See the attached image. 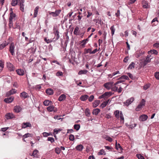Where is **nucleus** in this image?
I'll list each match as a JSON object with an SVG mask.
<instances>
[{
  "instance_id": "obj_5",
  "label": "nucleus",
  "mask_w": 159,
  "mask_h": 159,
  "mask_svg": "<svg viewBox=\"0 0 159 159\" xmlns=\"http://www.w3.org/2000/svg\"><path fill=\"white\" fill-rule=\"evenodd\" d=\"M113 84V82H108L105 83L104 84V86L105 88L108 90L111 89L112 86Z\"/></svg>"
},
{
  "instance_id": "obj_51",
  "label": "nucleus",
  "mask_w": 159,
  "mask_h": 159,
  "mask_svg": "<svg viewBox=\"0 0 159 159\" xmlns=\"http://www.w3.org/2000/svg\"><path fill=\"white\" fill-rule=\"evenodd\" d=\"M121 78H122V79L124 80H129V78L126 75H122L121 76Z\"/></svg>"
},
{
  "instance_id": "obj_48",
  "label": "nucleus",
  "mask_w": 159,
  "mask_h": 159,
  "mask_svg": "<svg viewBox=\"0 0 159 159\" xmlns=\"http://www.w3.org/2000/svg\"><path fill=\"white\" fill-rule=\"evenodd\" d=\"M99 104V101H95L93 104V107H96L97 106H98Z\"/></svg>"
},
{
  "instance_id": "obj_63",
  "label": "nucleus",
  "mask_w": 159,
  "mask_h": 159,
  "mask_svg": "<svg viewBox=\"0 0 159 159\" xmlns=\"http://www.w3.org/2000/svg\"><path fill=\"white\" fill-rule=\"evenodd\" d=\"M43 136L44 137H47L48 136L50 135V134L48 133L43 132Z\"/></svg>"
},
{
  "instance_id": "obj_2",
  "label": "nucleus",
  "mask_w": 159,
  "mask_h": 159,
  "mask_svg": "<svg viewBox=\"0 0 159 159\" xmlns=\"http://www.w3.org/2000/svg\"><path fill=\"white\" fill-rule=\"evenodd\" d=\"M61 10L59 9L56 10L55 12H48L50 15H52L53 17H55L58 16L60 14Z\"/></svg>"
},
{
  "instance_id": "obj_15",
  "label": "nucleus",
  "mask_w": 159,
  "mask_h": 159,
  "mask_svg": "<svg viewBox=\"0 0 159 159\" xmlns=\"http://www.w3.org/2000/svg\"><path fill=\"white\" fill-rule=\"evenodd\" d=\"M139 120L142 121L146 120L148 119V116L145 115H143L139 117Z\"/></svg>"
},
{
  "instance_id": "obj_25",
  "label": "nucleus",
  "mask_w": 159,
  "mask_h": 159,
  "mask_svg": "<svg viewBox=\"0 0 159 159\" xmlns=\"http://www.w3.org/2000/svg\"><path fill=\"white\" fill-rule=\"evenodd\" d=\"M16 17V15L13 13L12 11L11 10V12L10 13V16L9 18V20H12L13 19Z\"/></svg>"
},
{
  "instance_id": "obj_23",
  "label": "nucleus",
  "mask_w": 159,
  "mask_h": 159,
  "mask_svg": "<svg viewBox=\"0 0 159 159\" xmlns=\"http://www.w3.org/2000/svg\"><path fill=\"white\" fill-rule=\"evenodd\" d=\"M52 102L48 100L44 101L43 102V104L45 106H48L49 104H51Z\"/></svg>"
},
{
  "instance_id": "obj_22",
  "label": "nucleus",
  "mask_w": 159,
  "mask_h": 159,
  "mask_svg": "<svg viewBox=\"0 0 159 159\" xmlns=\"http://www.w3.org/2000/svg\"><path fill=\"white\" fill-rule=\"evenodd\" d=\"M135 63L134 62H132L130 64L129 66L127 69L128 70H131L134 68Z\"/></svg>"
},
{
  "instance_id": "obj_7",
  "label": "nucleus",
  "mask_w": 159,
  "mask_h": 159,
  "mask_svg": "<svg viewBox=\"0 0 159 159\" xmlns=\"http://www.w3.org/2000/svg\"><path fill=\"white\" fill-rule=\"evenodd\" d=\"M14 97L11 96L9 98H5L4 100V101L7 103L11 102L14 100Z\"/></svg>"
},
{
  "instance_id": "obj_47",
  "label": "nucleus",
  "mask_w": 159,
  "mask_h": 159,
  "mask_svg": "<svg viewBox=\"0 0 159 159\" xmlns=\"http://www.w3.org/2000/svg\"><path fill=\"white\" fill-rule=\"evenodd\" d=\"M47 140L48 141H50L51 143H52L54 142V139L52 137H48Z\"/></svg>"
},
{
  "instance_id": "obj_24",
  "label": "nucleus",
  "mask_w": 159,
  "mask_h": 159,
  "mask_svg": "<svg viewBox=\"0 0 159 159\" xmlns=\"http://www.w3.org/2000/svg\"><path fill=\"white\" fill-rule=\"evenodd\" d=\"M39 7L38 6H37L35 8L34 10V17H35L37 16V15L38 14V10L39 9Z\"/></svg>"
},
{
  "instance_id": "obj_27",
  "label": "nucleus",
  "mask_w": 159,
  "mask_h": 159,
  "mask_svg": "<svg viewBox=\"0 0 159 159\" xmlns=\"http://www.w3.org/2000/svg\"><path fill=\"white\" fill-rule=\"evenodd\" d=\"M109 101V99L107 100L106 101L102 103L101 104V106L102 108H103L105 107L107 105Z\"/></svg>"
},
{
  "instance_id": "obj_29",
  "label": "nucleus",
  "mask_w": 159,
  "mask_h": 159,
  "mask_svg": "<svg viewBox=\"0 0 159 159\" xmlns=\"http://www.w3.org/2000/svg\"><path fill=\"white\" fill-rule=\"evenodd\" d=\"M88 71L87 70H80L78 72V74L79 75H81L82 74H86L87 73Z\"/></svg>"
},
{
  "instance_id": "obj_53",
  "label": "nucleus",
  "mask_w": 159,
  "mask_h": 159,
  "mask_svg": "<svg viewBox=\"0 0 159 159\" xmlns=\"http://www.w3.org/2000/svg\"><path fill=\"white\" fill-rule=\"evenodd\" d=\"M106 94H107L106 93H104V94H103L101 96H99L98 97V98L99 99H101L102 98H106Z\"/></svg>"
},
{
  "instance_id": "obj_59",
  "label": "nucleus",
  "mask_w": 159,
  "mask_h": 159,
  "mask_svg": "<svg viewBox=\"0 0 159 159\" xmlns=\"http://www.w3.org/2000/svg\"><path fill=\"white\" fill-rule=\"evenodd\" d=\"M129 59V57L128 56H126L124 58L123 60V62L125 63H126L128 62V60Z\"/></svg>"
},
{
  "instance_id": "obj_62",
  "label": "nucleus",
  "mask_w": 159,
  "mask_h": 159,
  "mask_svg": "<svg viewBox=\"0 0 159 159\" xmlns=\"http://www.w3.org/2000/svg\"><path fill=\"white\" fill-rule=\"evenodd\" d=\"M93 98H94V96L93 95H91L90 97H89V101L91 102H92L93 99Z\"/></svg>"
},
{
  "instance_id": "obj_20",
  "label": "nucleus",
  "mask_w": 159,
  "mask_h": 159,
  "mask_svg": "<svg viewBox=\"0 0 159 159\" xmlns=\"http://www.w3.org/2000/svg\"><path fill=\"white\" fill-rule=\"evenodd\" d=\"M100 111V110L98 108H96L93 109V110L92 113L93 115L96 116L99 112Z\"/></svg>"
},
{
  "instance_id": "obj_43",
  "label": "nucleus",
  "mask_w": 159,
  "mask_h": 159,
  "mask_svg": "<svg viewBox=\"0 0 159 159\" xmlns=\"http://www.w3.org/2000/svg\"><path fill=\"white\" fill-rule=\"evenodd\" d=\"M136 156L138 159H145L144 157L140 154H137Z\"/></svg>"
},
{
  "instance_id": "obj_38",
  "label": "nucleus",
  "mask_w": 159,
  "mask_h": 159,
  "mask_svg": "<svg viewBox=\"0 0 159 159\" xmlns=\"http://www.w3.org/2000/svg\"><path fill=\"white\" fill-rule=\"evenodd\" d=\"M118 89V87L116 86H112V87L111 88V90L112 91L114 92H116L117 90V89Z\"/></svg>"
},
{
  "instance_id": "obj_61",
  "label": "nucleus",
  "mask_w": 159,
  "mask_h": 159,
  "mask_svg": "<svg viewBox=\"0 0 159 159\" xmlns=\"http://www.w3.org/2000/svg\"><path fill=\"white\" fill-rule=\"evenodd\" d=\"M127 74L130 78H131L132 79H133L134 78V76L131 74L130 73H127Z\"/></svg>"
},
{
  "instance_id": "obj_4",
  "label": "nucleus",
  "mask_w": 159,
  "mask_h": 159,
  "mask_svg": "<svg viewBox=\"0 0 159 159\" xmlns=\"http://www.w3.org/2000/svg\"><path fill=\"white\" fill-rule=\"evenodd\" d=\"M134 98L133 97L127 100L126 101L124 102V104L125 105L128 106L133 102V101L134 100Z\"/></svg>"
},
{
  "instance_id": "obj_64",
  "label": "nucleus",
  "mask_w": 159,
  "mask_h": 159,
  "mask_svg": "<svg viewBox=\"0 0 159 159\" xmlns=\"http://www.w3.org/2000/svg\"><path fill=\"white\" fill-rule=\"evenodd\" d=\"M122 88L121 87V86H120L119 87V88L117 89V90L116 92H117L118 93H121L122 90Z\"/></svg>"
},
{
  "instance_id": "obj_41",
  "label": "nucleus",
  "mask_w": 159,
  "mask_h": 159,
  "mask_svg": "<svg viewBox=\"0 0 159 159\" xmlns=\"http://www.w3.org/2000/svg\"><path fill=\"white\" fill-rule=\"evenodd\" d=\"M61 150L58 147L56 148L55 149V152L57 154H59L61 152Z\"/></svg>"
},
{
  "instance_id": "obj_9",
  "label": "nucleus",
  "mask_w": 159,
  "mask_h": 159,
  "mask_svg": "<svg viewBox=\"0 0 159 159\" xmlns=\"http://www.w3.org/2000/svg\"><path fill=\"white\" fill-rule=\"evenodd\" d=\"M31 125L30 122H24L22 124V128L25 129L27 127L30 128L31 127Z\"/></svg>"
},
{
  "instance_id": "obj_21",
  "label": "nucleus",
  "mask_w": 159,
  "mask_h": 159,
  "mask_svg": "<svg viewBox=\"0 0 159 159\" xmlns=\"http://www.w3.org/2000/svg\"><path fill=\"white\" fill-rule=\"evenodd\" d=\"M66 96L65 94H62L59 97L58 100L59 101H62L64 100L66 98Z\"/></svg>"
},
{
  "instance_id": "obj_49",
  "label": "nucleus",
  "mask_w": 159,
  "mask_h": 159,
  "mask_svg": "<svg viewBox=\"0 0 159 159\" xmlns=\"http://www.w3.org/2000/svg\"><path fill=\"white\" fill-rule=\"evenodd\" d=\"M155 77L157 79L159 80V72H155Z\"/></svg>"
},
{
  "instance_id": "obj_42",
  "label": "nucleus",
  "mask_w": 159,
  "mask_h": 159,
  "mask_svg": "<svg viewBox=\"0 0 159 159\" xmlns=\"http://www.w3.org/2000/svg\"><path fill=\"white\" fill-rule=\"evenodd\" d=\"M91 50L92 49L91 48H89L88 49H86V48H85L84 49V54H86L88 53H90V52H91Z\"/></svg>"
},
{
  "instance_id": "obj_11",
  "label": "nucleus",
  "mask_w": 159,
  "mask_h": 159,
  "mask_svg": "<svg viewBox=\"0 0 159 159\" xmlns=\"http://www.w3.org/2000/svg\"><path fill=\"white\" fill-rule=\"evenodd\" d=\"M53 30L54 31H53V33L55 34V35L56 37V40H58L60 37L59 35V32L58 30H57L56 28H53Z\"/></svg>"
},
{
  "instance_id": "obj_1",
  "label": "nucleus",
  "mask_w": 159,
  "mask_h": 159,
  "mask_svg": "<svg viewBox=\"0 0 159 159\" xmlns=\"http://www.w3.org/2000/svg\"><path fill=\"white\" fill-rule=\"evenodd\" d=\"M145 101L144 99H142L139 104L136 108V110L137 111H139L140 109H141L142 108L143 106L145 105Z\"/></svg>"
},
{
  "instance_id": "obj_31",
  "label": "nucleus",
  "mask_w": 159,
  "mask_h": 159,
  "mask_svg": "<svg viewBox=\"0 0 159 159\" xmlns=\"http://www.w3.org/2000/svg\"><path fill=\"white\" fill-rule=\"evenodd\" d=\"M110 29L111 31V35L112 36L114 34L116 30L114 26V25L112 26Z\"/></svg>"
},
{
  "instance_id": "obj_52",
  "label": "nucleus",
  "mask_w": 159,
  "mask_h": 159,
  "mask_svg": "<svg viewBox=\"0 0 159 159\" xmlns=\"http://www.w3.org/2000/svg\"><path fill=\"white\" fill-rule=\"evenodd\" d=\"M105 139L107 140L110 142H111L113 140L109 136H107Z\"/></svg>"
},
{
  "instance_id": "obj_8",
  "label": "nucleus",
  "mask_w": 159,
  "mask_h": 159,
  "mask_svg": "<svg viewBox=\"0 0 159 159\" xmlns=\"http://www.w3.org/2000/svg\"><path fill=\"white\" fill-rule=\"evenodd\" d=\"M20 97L24 99L29 98V96L28 93L25 92H23L20 94Z\"/></svg>"
},
{
  "instance_id": "obj_39",
  "label": "nucleus",
  "mask_w": 159,
  "mask_h": 159,
  "mask_svg": "<svg viewBox=\"0 0 159 159\" xmlns=\"http://www.w3.org/2000/svg\"><path fill=\"white\" fill-rule=\"evenodd\" d=\"M74 127L75 129L78 130L80 128V125L79 124H75L74 125Z\"/></svg>"
},
{
  "instance_id": "obj_57",
  "label": "nucleus",
  "mask_w": 159,
  "mask_h": 159,
  "mask_svg": "<svg viewBox=\"0 0 159 159\" xmlns=\"http://www.w3.org/2000/svg\"><path fill=\"white\" fill-rule=\"evenodd\" d=\"M56 75L57 76H62L63 75V73L61 71H58L56 73Z\"/></svg>"
},
{
  "instance_id": "obj_44",
  "label": "nucleus",
  "mask_w": 159,
  "mask_h": 159,
  "mask_svg": "<svg viewBox=\"0 0 159 159\" xmlns=\"http://www.w3.org/2000/svg\"><path fill=\"white\" fill-rule=\"evenodd\" d=\"M69 138L70 140L71 141H73L75 139L74 136L72 134L70 135Z\"/></svg>"
},
{
  "instance_id": "obj_13",
  "label": "nucleus",
  "mask_w": 159,
  "mask_h": 159,
  "mask_svg": "<svg viewBox=\"0 0 159 159\" xmlns=\"http://www.w3.org/2000/svg\"><path fill=\"white\" fill-rule=\"evenodd\" d=\"M16 90L15 89H12L7 93L6 95L7 96H9L12 94H13L16 93Z\"/></svg>"
},
{
  "instance_id": "obj_58",
  "label": "nucleus",
  "mask_w": 159,
  "mask_h": 159,
  "mask_svg": "<svg viewBox=\"0 0 159 159\" xmlns=\"http://www.w3.org/2000/svg\"><path fill=\"white\" fill-rule=\"evenodd\" d=\"M61 130V129H54L53 131H54V133H55L56 134H57L58 133L59 131H60Z\"/></svg>"
},
{
  "instance_id": "obj_10",
  "label": "nucleus",
  "mask_w": 159,
  "mask_h": 159,
  "mask_svg": "<svg viewBox=\"0 0 159 159\" xmlns=\"http://www.w3.org/2000/svg\"><path fill=\"white\" fill-rule=\"evenodd\" d=\"M22 109L20 106L16 105L14 107V110L15 112L16 113H19L20 112Z\"/></svg>"
},
{
  "instance_id": "obj_32",
  "label": "nucleus",
  "mask_w": 159,
  "mask_h": 159,
  "mask_svg": "<svg viewBox=\"0 0 159 159\" xmlns=\"http://www.w3.org/2000/svg\"><path fill=\"white\" fill-rule=\"evenodd\" d=\"M89 39L88 38H87L86 39L83 40V42L84 41V43H83L81 45V46L82 48H84L85 47V44L89 41Z\"/></svg>"
},
{
  "instance_id": "obj_37",
  "label": "nucleus",
  "mask_w": 159,
  "mask_h": 159,
  "mask_svg": "<svg viewBox=\"0 0 159 159\" xmlns=\"http://www.w3.org/2000/svg\"><path fill=\"white\" fill-rule=\"evenodd\" d=\"M79 30V28L78 26H76L75 29L74 34L77 35L78 34V32Z\"/></svg>"
},
{
  "instance_id": "obj_40",
  "label": "nucleus",
  "mask_w": 159,
  "mask_h": 159,
  "mask_svg": "<svg viewBox=\"0 0 159 159\" xmlns=\"http://www.w3.org/2000/svg\"><path fill=\"white\" fill-rule=\"evenodd\" d=\"M7 45L8 44H6L5 43H2L0 44V50L2 49Z\"/></svg>"
},
{
  "instance_id": "obj_56",
  "label": "nucleus",
  "mask_w": 159,
  "mask_h": 159,
  "mask_svg": "<svg viewBox=\"0 0 159 159\" xmlns=\"http://www.w3.org/2000/svg\"><path fill=\"white\" fill-rule=\"evenodd\" d=\"M44 40L48 43H50L52 42V40L49 39H47L46 38H45Z\"/></svg>"
},
{
  "instance_id": "obj_36",
  "label": "nucleus",
  "mask_w": 159,
  "mask_h": 159,
  "mask_svg": "<svg viewBox=\"0 0 159 159\" xmlns=\"http://www.w3.org/2000/svg\"><path fill=\"white\" fill-rule=\"evenodd\" d=\"M119 114L120 111L118 110H116L114 112L115 116L117 118H118L119 117Z\"/></svg>"
},
{
  "instance_id": "obj_16",
  "label": "nucleus",
  "mask_w": 159,
  "mask_h": 159,
  "mask_svg": "<svg viewBox=\"0 0 159 159\" xmlns=\"http://www.w3.org/2000/svg\"><path fill=\"white\" fill-rule=\"evenodd\" d=\"M47 111L49 112L54 111L55 112L56 111L55 110V107L53 106H50L47 108Z\"/></svg>"
},
{
  "instance_id": "obj_35",
  "label": "nucleus",
  "mask_w": 159,
  "mask_h": 159,
  "mask_svg": "<svg viewBox=\"0 0 159 159\" xmlns=\"http://www.w3.org/2000/svg\"><path fill=\"white\" fill-rule=\"evenodd\" d=\"M38 151L37 150H34L32 154L31 155V156H34V157H37V153L38 152Z\"/></svg>"
},
{
  "instance_id": "obj_12",
  "label": "nucleus",
  "mask_w": 159,
  "mask_h": 159,
  "mask_svg": "<svg viewBox=\"0 0 159 159\" xmlns=\"http://www.w3.org/2000/svg\"><path fill=\"white\" fill-rule=\"evenodd\" d=\"M7 66L10 71H13L14 70V67L12 64L10 62L7 63Z\"/></svg>"
},
{
  "instance_id": "obj_46",
  "label": "nucleus",
  "mask_w": 159,
  "mask_h": 159,
  "mask_svg": "<svg viewBox=\"0 0 159 159\" xmlns=\"http://www.w3.org/2000/svg\"><path fill=\"white\" fill-rule=\"evenodd\" d=\"M31 134H30L29 133H27L25 134L23 136V137L24 138H27L28 137H31Z\"/></svg>"
},
{
  "instance_id": "obj_60",
  "label": "nucleus",
  "mask_w": 159,
  "mask_h": 159,
  "mask_svg": "<svg viewBox=\"0 0 159 159\" xmlns=\"http://www.w3.org/2000/svg\"><path fill=\"white\" fill-rule=\"evenodd\" d=\"M144 4H143V8H148V3H147L146 2H145V4H144Z\"/></svg>"
},
{
  "instance_id": "obj_50",
  "label": "nucleus",
  "mask_w": 159,
  "mask_h": 159,
  "mask_svg": "<svg viewBox=\"0 0 159 159\" xmlns=\"http://www.w3.org/2000/svg\"><path fill=\"white\" fill-rule=\"evenodd\" d=\"M9 20V28H11L13 27V21L12 20Z\"/></svg>"
},
{
  "instance_id": "obj_34",
  "label": "nucleus",
  "mask_w": 159,
  "mask_h": 159,
  "mask_svg": "<svg viewBox=\"0 0 159 159\" xmlns=\"http://www.w3.org/2000/svg\"><path fill=\"white\" fill-rule=\"evenodd\" d=\"M85 113L86 116L88 117L90 115V110L89 108H87L86 109Z\"/></svg>"
},
{
  "instance_id": "obj_54",
  "label": "nucleus",
  "mask_w": 159,
  "mask_h": 159,
  "mask_svg": "<svg viewBox=\"0 0 159 159\" xmlns=\"http://www.w3.org/2000/svg\"><path fill=\"white\" fill-rule=\"evenodd\" d=\"M99 49V48L98 50L97 48L95 49L93 51L90 52V54H95L96 52L98 51Z\"/></svg>"
},
{
  "instance_id": "obj_33",
  "label": "nucleus",
  "mask_w": 159,
  "mask_h": 159,
  "mask_svg": "<svg viewBox=\"0 0 159 159\" xmlns=\"http://www.w3.org/2000/svg\"><path fill=\"white\" fill-rule=\"evenodd\" d=\"M148 54H149L150 53H152L154 54L155 55H157L158 54L157 51L156 50H151L150 51H149L148 52Z\"/></svg>"
},
{
  "instance_id": "obj_45",
  "label": "nucleus",
  "mask_w": 159,
  "mask_h": 159,
  "mask_svg": "<svg viewBox=\"0 0 159 159\" xmlns=\"http://www.w3.org/2000/svg\"><path fill=\"white\" fill-rule=\"evenodd\" d=\"M151 57V55H148L146 58L145 60H146V61H147V62H150L151 61V58H150V57Z\"/></svg>"
},
{
  "instance_id": "obj_6",
  "label": "nucleus",
  "mask_w": 159,
  "mask_h": 159,
  "mask_svg": "<svg viewBox=\"0 0 159 159\" xmlns=\"http://www.w3.org/2000/svg\"><path fill=\"white\" fill-rule=\"evenodd\" d=\"M5 117L7 119H11L15 118V115L11 113H7L5 115Z\"/></svg>"
},
{
  "instance_id": "obj_14",
  "label": "nucleus",
  "mask_w": 159,
  "mask_h": 159,
  "mask_svg": "<svg viewBox=\"0 0 159 159\" xmlns=\"http://www.w3.org/2000/svg\"><path fill=\"white\" fill-rule=\"evenodd\" d=\"M24 0H21L20 5V9L23 12L24 10Z\"/></svg>"
},
{
  "instance_id": "obj_28",
  "label": "nucleus",
  "mask_w": 159,
  "mask_h": 159,
  "mask_svg": "<svg viewBox=\"0 0 159 159\" xmlns=\"http://www.w3.org/2000/svg\"><path fill=\"white\" fill-rule=\"evenodd\" d=\"M89 96L86 95L82 96L80 97V99L83 101H85L88 98Z\"/></svg>"
},
{
  "instance_id": "obj_19",
  "label": "nucleus",
  "mask_w": 159,
  "mask_h": 159,
  "mask_svg": "<svg viewBox=\"0 0 159 159\" xmlns=\"http://www.w3.org/2000/svg\"><path fill=\"white\" fill-rule=\"evenodd\" d=\"M83 146L82 144H80L75 147V149L77 150L81 151L83 149Z\"/></svg>"
},
{
  "instance_id": "obj_3",
  "label": "nucleus",
  "mask_w": 159,
  "mask_h": 159,
  "mask_svg": "<svg viewBox=\"0 0 159 159\" xmlns=\"http://www.w3.org/2000/svg\"><path fill=\"white\" fill-rule=\"evenodd\" d=\"M14 49L15 46L14 44L13 43H12L10 44V45L9 47V51L11 54V55L13 56L14 54Z\"/></svg>"
},
{
  "instance_id": "obj_17",
  "label": "nucleus",
  "mask_w": 159,
  "mask_h": 159,
  "mask_svg": "<svg viewBox=\"0 0 159 159\" xmlns=\"http://www.w3.org/2000/svg\"><path fill=\"white\" fill-rule=\"evenodd\" d=\"M17 73L20 75H23L25 74V72L23 70L19 69L16 70Z\"/></svg>"
},
{
  "instance_id": "obj_26",
  "label": "nucleus",
  "mask_w": 159,
  "mask_h": 159,
  "mask_svg": "<svg viewBox=\"0 0 159 159\" xmlns=\"http://www.w3.org/2000/svg\"><path fill=\"white\" fill-rule=\"evenodd\" d=\"M115 147L116 149L117 150H118L119 148L120 149V150H122L123 149L122 147L120 145V144L119 143H117V142L116 140Z\"/></svg>"
},
{
  "instance_id": "obj_18",
  "label": "nucleus",
  "mask_w": 159,
  "mask_h": 159,
  "mask_svg": "<svg viewBox=\"0 0 159 159\" xmlns=\"http://www.w3.org/2000/svg\"><path fill=\"white\" fill-rule=\"evenodd\" d=\"M46 93L48 95H51L53 94V91L52 89H48L46 90Z\"/></svg>"
},
{
  "instance_id": "obj_30",
  "label": "nucleus",
  "mask_w": 159,
  "mask_h": 159,
  "mask_svg": "<svg viewBox=\"0 0 159 159\" xmlns=\"http://www.w3.org/2000/svg\"><path fill=\"white\" fill-rule=\"evenodd\" d=\"M20 0H12L11 4L12 6H15L17 4L18 1Z\"/></svg>"
},
{
  "instance_id": "obj_55",
  "label": "nucleus",
  "mask_w": 159,
  "mask_h": 159,
  "mask_svg": "<svg viewBox=\"0 0 159 159\" xmlns=\"http://www.w3.org/2000/svg\"><path fill=\"white\" fill-rule=\"evenodd\" d=\"M105 153V151L103 149H101V150L98 153V155H102L104 154V153Z\"/></svg>"
}]
</instances>
